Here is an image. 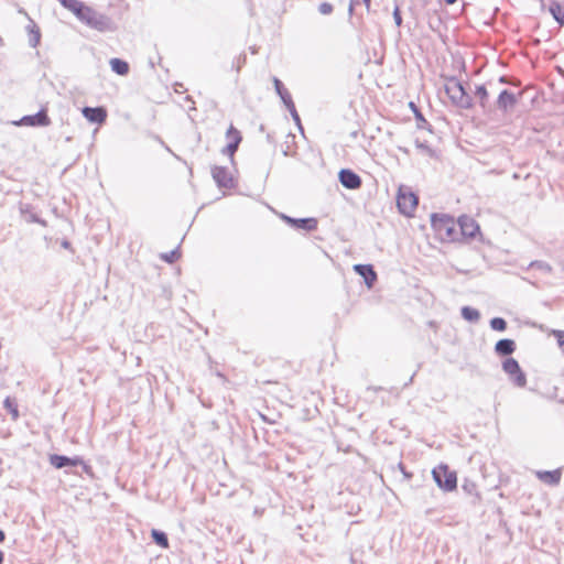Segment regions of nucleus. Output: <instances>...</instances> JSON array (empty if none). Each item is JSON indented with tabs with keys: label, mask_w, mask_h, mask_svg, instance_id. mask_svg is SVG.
<instances>
[{
	"label": "nucleus",
	"mask_w": 564,
	"mask_h": 564,
	"mask_svg": "<svg viewBox=\"0 0 564 564\" xmlns=\"http://www.w3.org/2000/svg\"><path fill=\"white\" fill-rule=\"evenodd\" d=\"M62 6L73 12L79 21L95 30L100 32L112 30V22L108 17L98 13L79 0H62Z\"/></svg>",
	"instance_id": "nucleus-1"
},
{
	"label": "nucleus",
	"mask_w": 564,
	"mask_h": 564,
	"mask_svg": "<svg viewBox=\"0 0 564 564\" xmlns=\"http://www.w3.org/2000/svg\"><path fill=\"white\" fill-rule=\"evenodd\" d=\"M445 93L456 106L469 109L473 106L471 97L466 93L464 86L456 79H451L445 84Z\"/></svg>",
	"instance_id": "nucleus-2"
},
{
	"label": "nucleus",
	"mask_w": 564,
	"mask_h": 564,
	"mask_svg": "<svg viewBox=\"0 0 564 564\" xmlns=\"http://www.w3.org/2000/svg\"><path fill=\"white\" fill-rule=\"evenodd\" d=\"M431 224L442 240H454L456 235V223L447 215H431Z\"/></svg>",
	"instance_id": "nucleus-3"
},
{
	"label": "nucleus",
	"mask_w": 564,
	"mask_h": 564,
	"mask_svg": "<svg viewBox=\"0 0 564 564\" xmlns=\"http://www.w3.org/2000/svg\"><path fill=\"white\" fill-rule=\"evenodd\" d=\"M437 486L445 491H452L457 487V477L454 471H449L447 466H440L432 471Z\"/></svg>",
	"instance_id": "nucleus-4"
},
{
	"label": "nucleus",
	"mask_w": 564,
	"mask_h": 564,
	"mask_svg": "<svg viewBox=\"0 0 564 564\" xmlns=\"http://www.w3.org/2000/svg\"><path fill=\"white\" fill-rule=\"evenodd\" d=\"M503 371L509 376L510 380L518 387L522 388L527 383L524 372L521 370L518 361L514 358H507L502 362Z\"/></svg>",
	"instance_id": "nucleus-5"
},
{
	"label": "nucleus",
	"mask_w": 564,
	"mask_h": 564,
	"mask_svg": "<svg viewBox=\"0 0 564 564\" xmlns=\"http://www.w3.org/2000/svg\"><path fill=\"white\" fill-rule=\"evenodd\" d=\"M397 206L402 214L411 215L417 206V197L414 193L401 187L397 197Z\"/></svg>",
	"instance_id": "nucleus-6"
},
{
	"label": "nucleus",
	"mask_w": 564,
	"mask_h": 564,
	"mask_svg": "<svg viewBox=\"0 0 564 564\" xmlns=\"http://www.w3.org/2000/svg\"><path fill=\"white\" fill-rule=\"evenodd\" d=\"M520 96H521V93H519V95L516 96L508 89L499 90L495 105L499 110H501L503 112H508L517 105Z\"/></svg>",
	"instance_id": "nucleus-7"
},
{
	"label": "nucleus",
	"mask_w": 564,
	"mask_h": 564,
	"mask_svg": "<svg viewBox=\"0 0 564 564\" xmlns=\"http://www.w3.org/2000/svg\"><path fill=\"white\" fill-rule=\"evenodd\" d=\"M51 123V120L46 113L45 109H41L37 113L32 116H24L19 122H15L18 126H31V127H47Z\"/></svg>",
	"instance_id": "nucleus-8"
},
{
	"label": "nucleus",
	"mask_w": 564,
	"mask_h": 564,
	"mask_svg": "<svg viewBox=\"0 0 564 564\" xmlns=\"http://www.w3.org/2000/svg\"><path fill=\"white\" fill-rule=\"evenodd\" d=\"M281 218L291 227L295 229H303L306 231H312L317 228V220L315 218H292L284 214L281 215Z\"/></svg>",
	"instance_id": "nucleus-9"
},
{
	"label": "nucleus",
	"mask_w": 564,
	"mask_h": 564,
	"mask_svg": "<svg viewBox=\"0 0 564 564\" xmlns=\"http://www.w3.org/2000/svg\"><path fill=\"white\" fill-rule=\"evenodd\" d=\"M212 175L219 187H234V178L226 167L214 166L212 170Z\"/></svg>",
	"instance_id": "nucleus-10"
},
{
	"label": "nucleus",
	"mask_w": 564,
	"mask_h": 564,
	"mask_svg": "<svg viewBox=\"0 0 564 564\" xmlns=\"http://www.w3.org/2000/svg\"><path fill=\"white\" fill-rule=\"evenodd\" d=\"M340 184L348 189H357L361 186V178L354 171L348 169L340 170L339 174Z\"/></svg>",
	"instance_id": "nucleus-11"
},
{
	"label": "nucleus",
	"mask_w": 564,
	"mask_h": 564,
	"mask_svg": "<svg viewBox=\"0 0 564 564\" xmlns=\"http://www.w3.org/2000/svg\"><path fill=\"white\" fill-rule=\"evenodd\" d=\"M458 225L464 237L474 238L479 232L478 224L469 216L459 217Z\"/></svg>",
	"instance_id": "nucleus-12"
},
{
	"label": "nucleus",
	"mask_w": 564,
	"mask_h": 564,
	"mask_svg": "<svg viewBox=\"0 0 564 564\" xmlns=\"http://www.w3.org/2000/svg\"><path fill=\"white\" fill-rule=\"evenodd\" d=\"M354 270L357 274L364 278L368 288H372L377 280V273L370 264H355Z\"/></svg>",
	"instance_id": "nucleus-13"
},
{
	"label": "nucleus",
	"mask_w": 564,
	"mask_h": 564,
	"mask_svg": "<svg viewBox=\"0 0 564 564\" xmlns=\"http://www.w3.org/2000/svg\"><path fill=\"white\" fill-rule=\"evenodd\" d=\"M83 116L89 121L94 123H102L106 120L107 112L102 107H84Z\"/></svg>",
	"instance_id": "nucleus-14"
},
{
	"label": "nucleus",
	"mask_w": 564,
	"mask_h": 564,
	"mask_svg": "<svg viewBox=\"0 0 564 564\" xmlns=\"http://www.w3.org/2000/svg\"><path fill=\"white\" fill-rule=\"evenodd\" d=\"M516 350V343L512 339L503 338L496 343L495 351L499 356H510Z\"/></svg>",
	"instance_id": "nucleus-15"
},
{
	"label": "nucleus",
	"mask_w": 564,
	"mask_h": 564,
	"mask_svg": "<svg viewBox=\"0 0 564 564\" xmlns=\"http://www.w3.org/2000/svg\"><path fill=\"white\" fill-rule=\"evenodd\" d=\"M50 462L51 464L55 467V468H63V467H66V466H76L78 464H84L82 459L79 458H69L67 456H63V455H52L50 457Z\"/></svg>",
	"instance_id": "nucleus-16"
},
{
	"label": "nucleus",
	"mask_w": 564,
	"mask_h": 564,
	"mask_svg": "<svg viewBox=\"0 0 564 564\" xmlns=\"http://www.w3.org/2000/svg\"><path fill=\"white\" fill-rule=\"evenodd\" d=\"M475 96L478 99L479 105L481 106L482 109H490V91L485 84L476 86Z\"/></svg>",
	"instance_id": "nucleus-17"
},
{
	"label": "nucleus",
	"mask_w": 564,
	"mask_h": 564,
	"mask_svg": "<svg viewBox=\"0 0 564 564\" xmlns=\"http://www.w3.org/2000/svg\"><path fill=\"white\" fill-rule=\"evenodd\" d=\"M20 213L23 217V219L31 224V223H37V224H42V225H45V223L43 220H41L36 214L33 212V208L31 205L29 204H21L20 205Z\"/></svg>",
	"instance_id": "nucleus-18"
},
{
	"label": "nucleus",
	"mask_w": 564,
	"mask_h": 564,
	"mask_svg": "<svg viewBox=\"0 0 564 564\" xmlns=\"http://www.w3.org/2000/svg\"><path fill=\"white\" fill-rule=\"evenodd\" d=\"M536 476L540 480H542L549 485H557L561 480V471L560 470L538 471Z\"/></svg>",
	"instance_id": "nucleus-19"
},
{
	"label": "nucleus",
	"mask_w": 564,
	"mask_h": 564,
	"mask_svg": "<svg viewBox=\"0 0 564 564\" xmlns=\"http://www.w3.org/2000/svg\"><path fill=\"white\" fill-rule=\"evenodd\" d=\"M273 85H274L276 94L280 96L281 100L283 101V104L285 106L293 102L291 95L284 88L282 82L279 78L273 77Z\"/></svg>",
	"instance_id": "nucleus-20"
},
{
	"label": "nucleus",
	"mask_w": 564,
	"mask_h": 564,
	"mask_svg": "<svg viewBox=\"0 0 564 564\" xmlns=\"http://www.w3.org/2000/svg\"><path fill=\"white\" fill-rule=\"evenodd\" d=\"M109 64L112 72H115L118 75L124 76L129 73V64L123 59L111 58Z\"/></svg>",
	"instance_id": "nucleus-21"
},
{
	"label": "nucleus",
	"mask_w": 564,
	"mask_h": 564,
	"mask_svg": "<svg viewBox=\"0 0 564 564\" xmlns=\"http://www.w3.org/2000/svg\"><path fill=\"white\" fill-rule=\"evenodd\" d=\"M549 11L560 25H564V9L557 1H552Z\"/></svg>",
	"instance_id": "nucleus-22"
},
{
	"label": "nucleus",
	"mask_w": 564,
	"mask_h": 564,
	"mask_svg": "<svg viewBox=\"0 0 564 564\" xmlns=\"http://www.w3.org/2000/svg\"><path fill=\"white\" fill-rule=\"evenodd\" d=\"M462 316L468 322L476 323L480 318V313L476 308H473L470 306H464L462 308Z\"/></svg>",
	"instance_id": "nucleus-23"
},
{
	"label": "nucleus",
	"mask_w": 564,
	"mask_h": 564,
	"mask_svg": "<svg viewBox=\"0 0 564 564\" xmlns=\"http://www.w3.org/2000/svg\"><path fill=\"white\" fill-rule=\"evenodd\" d=\"M507 83V78L505 76L499 77L497 80L487 82L485 85L489 88L490 95L497 94L499 90H503L501 85Z\"/></svg>",
	"instance_id": "nucleus-24"
},
{
	"label": "nucleus",
	"mask_w": 564,
	"mask_h": 564,
	"mask_svg": "<svg viewBox=\"0 0 564 564\" xmlns=\"http://www.w3.org/2000/svg\"><path fill=\"white\" fill-rule=\"evenodd\" d=\"M151 536L158 545L162 547L169 546V540L164 532L153 529L151 532Z\"/></svg>",
	"instance_id": "nucleus-25"
},
{
	"label": "nucleus",
	"mask_w": 564,
	"mask_h": 564,
	"mask_svg": "<svg viewBox=\"0 0 564 564\" xmlns=\"http://www.w3.org/2000/svg\"><path fill=\"white\" fill-rule=\"evenodd\" d=\"M227 138H229L232 144L239 147V143L241 142L242 138L240 132L231 124L226 133Z\"/></svg>",
	"instance_id": "nucleus-26"
},
{
	"label": "nucleus",
	"mask_w": 564,
	"mask_h": 564,
	"mask_svg": "<svg viewBox=\"0 0 564 564\" xmlns=\"http://www.w3.org/2000/svg\"><path fill=\"white\" fill-rule=\"evenodd\" d=\"M4 408L12 414L13 420H17L19 416L18 405L13 399L10 397L6 398L3 401Z\"/></svg>",
	"instance_id": "nucleus-27"
},
{
	"label": "nucleus",
	"mask_w": 564,
	"mask_h": 564,
	"mask_svg": "<svg viewBox=\"0 0 564 564\" xmlns=\"http://www.w3.org/2000/svg\"><path fill=\"white\" fill-rule=\"evenodd\" d=\"M490 327L494 330L503 332L507 328V322L501 317H494L490 321Z\"/></svg>",
	"instance_id": "nucleus-28"
},
{
	"label": "nucleus",
	"mask_w": 564,
	"mask_h": 564,
	"mask_svg": "<svg viewBox=\"0 0 564 564\" xmlns=\"http://www.w3.org/2000/svg\"><path fill=\"white\" fill-rule=\"evenodd\" d=\"M40 39H41V33H40L39 29H36V30L32 29L30 32V39H29L30 45L32 47H36L40 43Z\"/></svg>",
	"instance_id": "nucleus-29"
},
{
	"label": "nucleus",
	"mask_w": 564,
	"mask_h": 564,
	"mask_svg": "<svg viewBox=\"0 0 564 564\" xmlns=\"http://www.w3.org/2000/svg\"><path fill=\"white\" fill-rule=\"evenodd\" d=\"M180 257L178 249L161 254V259L167 263H173Z\"/></svg>",
	"instance_id": "nucleus-30"
},
{
	"label": "nucleus",
	"mask_w": 564,
	"mask_h": 564,
	"mask_svg": "<svg viewBox=\"0 0 564 564\" xmlns=\"http://www.w3.org/2000/svg\"><path fill=\"white\" fill-rule=\"evenodd\" d=\"M415 145L416 148L424 154L429 155V156H434V150L429 147L426 143L424 142H420V141H416L415 142Z\"/></svg>",
	"instance_id": "nucleus-31"
},
{
	"label": "nucleus",
	"mask_w": 564,
	"mask_h": 564,
	"mask_svg": "<svg viewBox=\"0 0 564 564\" xmlns=\"http://www.w3.org/2000/svg\"><path fill=\"white\" fill-rule=\"evenodd\" d=\"M365 4L367 10H369L370 7V0H350L349 3V13H352L356 7Z\"/></svg>",
	"instance_id": "nucleus-32"
},
{
	"label": "nucleus",
	"mask_w": 564,
	"mask_h": 564,
	"mask_svg": "<svg viewBox=\"0 0 564 564\" xmlns=\"http://www.w3.org/2000/svg\"><path fill=\"white\" fill-rule=\"evenodd\" d=\"M318 11L324 15L330 14L333 12V6L328 2H323L319 4Z\"/></svg>",
	"instance_id": "nucleus-33"
},
{
	"label": "nucleus",
	"mask_w": 564,
	"mask_h": 564,
	"mask_svg": "<svg viewBox=\"0 0 564 564\" xmlns=\"http://www.w3.org/2000/svg\"><path fill=\"white\" fill-rule=\"evenodd\" d=\"M532 268L536 267L538 269L544 271V272H551L552 268L549 263L542 262V261H534L530 264Z\"/></svg>",
	"instance_id": "nucleus-34"
},
{
	"label": "nucleus",
	"mask_w": 564,
	"mask_h": 564,
	"mask_svg": "<svg viewBox=\"0 0 564 564\" xmlns=\"http://www.w3.org/2000/svg\"><path fill=\"white\" fill-rule=\"evenodd\" d=\"M288 108V110L290 111L293 120L296 122V123H300V116L295 109V105L294 102H291L289 105L285 106Z\"/></svg>",
	"instance_id": "nucleus-35"
},
{
	"label": "nucleus",
	"mask_w": 564,
	"mask_h": 564,
	"mask_svg": "<svg viewBox=\"0 0 564 564\" xmlns=\"http://www.w3.org/2000/svg\"><path fill=\"white\" fill-rule=\"evenodd\" d=\"M237 150L238 147L229 142L227 147L224 148L223 153L229 155L232 159Z\"/></svg>",
	"instance_id": "nucleus-36"
},
{
	"label": "nucleus",
	"mask_w": 564,
	"mask_h": 564,
	"mask_svg": "<svg viewBox=\"0 0 564 564\" xmlns=\"http://www.w3.org/2000/svg\"><path fill=\"white\" fill-rule=\"evenodd\" d=\"M555 336L557 338L558 346L564 350V332L558 330L555 333Z\"/></svg>",
	"instance_id": "nucleus-37"
},
{
	"label": "nucleus",
	"mask_w": 564,
	"mask_h": 564,
	"mask_svg": "<svg viewBox=\"0 0 564 564\" xmlns=\"http://www.w3.org/2000/svg\"><path fill=\"white\" fill-rule=\"evenodd\" d=\"M393 19H394L395 24L398 26H400L402 23V18H401L400 10L398 8H395L393 11Z\"/></svg>",
	"instance_id": "nucleus-38"
},
{
	"label": "nucleus",
	"mask_w": 564,
	"mask_h": 564,
	"mask_svg": "<svg viewBox=\"0 0 564 564\" xmlns=\"http://www.w3.org/2000/svg\"><path fill=\"white\" fill-rule=\"evenodd\" d=\"M6 539L4 532L0 529V543L3 542Z\"/></svg>",
	"instance_id": "nucleus-39"
},
{
	"label": "nucleus",
	"mask_w": 564,
	"mask_h": 564,
	"mask_svg": "<svg viewBox=\"0 0 564 564\" xmlns=\"http://www.w3.org/2000/svg\"><path fill=\"white\" fill-rule=\"evenodd\" d=\"M3 560H4L3 552H2V551H0V564H2V563H3Z\"/></svg>",
	"instance_id": "nucleus-40"
},
{
	"label": "nucleus",
	"mask_w": 564,
	"mask_h": 564,
	"mask_svg": "<svg viewBox=\"0 0 564 564\" xmlns=\"http://www.w3.org/2000/svg\"><path fill=\"white\" fill-rule=\"evenodd\" d=\"M447 4H453L455 3L457 0H444Z\"/></svg>",
	"instance_id": "nucleus-41"
},
{
	"label": "nucleus",
	"mask_w": 564,
	"mask_h": 564,
	"mask_svg": "<svg viewBox=\"0 0 564 564\" xmlns=\"http://www.w3.org/2000/svg\"><path fill=\"white\" fill-rule=\"evenodd\" d=\"M541 1V7L544 8V2L543 0H540Z\"/></svg>",
	"instance_id": "nucleus-42"
},
{
	"label": "nucleus",
	"mask_w": 564,
	"mask_h": 564,
	"mask_svg": "<svg viewBox=\"0 0 564 564\" xmlns=\"http://www.w3.org/2000/svg\"><path fill=\"white\" fill-rule=\"evenodd\" d=\"M62 3V0H58Z\"/></svg>",
	"instance_id": "nucleus-43"
}]
</instances>
